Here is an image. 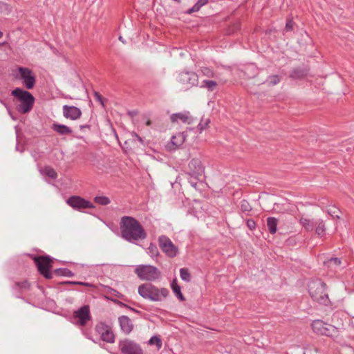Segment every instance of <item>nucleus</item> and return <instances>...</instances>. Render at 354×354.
Segmentation results:
<instances>
[{
    "label": "nucleus",
    "mask_w": 354,
    "mask_h": 354,
    "mask_svg": "<svg viewBox=\"0 0 354 354\" xmlns=\"http://www.w3.org/2000/svg\"><path fill=\"white\" fill-rule=\"evenodd\" d=\"M120 230L121 237L131 243L147 238V233L142 225L132 216H124L121 218Z\"/></svg>",
    "instance_id": "obj_1"
},
{
    "label": "nucleus",
    "mask_w": 354,
    "mask_h": 354,
    "mask_svg": "<svg viewBox=\"0 0 354 354\" xmlns=\"http://www.w3.org/2000/svg\"><path fill=\"white\" fill-rule=\"evenodd\" d=\"M11 95L19 102L17 109L20 113H28L32 109L35 97L29 91L16 88L12 91Z\"/></svg>",
    "instance_id": "obj_2"
},
{
    "label": "nucleus",
    "mask_w": 354,
    "mask_h": 354,
    "mask_svg": "<svg viewBox=\"0 0 354 354\" xmlns=\"http://www.w3.org/2000/svg\"><path fill=\"white\" fill-rule=\"evenodd\" d=\"M138 291L142 298L152 301H160L169 295V290L167 288L159 289L151 283L140 285Z\"/></svg>",
    "instance_id": "obj_3"
},
{
    "label": "nucleus",
    "mask_w": 354,
    "mask_h": 354,
    "mask_svg": "<svg viewBox=\"0 0 354 354\" xmlns=\"http://www.w3.org/2000/svg\"><path fill=\"white\" fill-rule=\"evenodd\" d=\"M308 292L314 301L327 305L329 302L328 294L326 292V284L320 279H313L308 283Z\"/></svg>",
    "instance_id": "obj_4"
},
{
    "label": "nucleus",
    "mask_w": 354,
    "mask_h": 354,
    "mask_svg": "<svg viewBox=\"0 0 354 354\" xmlns=\"http://www.w3.org/2000/svg\"><path fill=\"white\" fill-rule=\"evenodd\" d=\"M135 273L139 279L143 281H154L161 277L160 271L151 265H138L135 269Z\"/></svg>",
    "instance_id": "obj_5"
},
{
    "label": "nucleus",
    "mask_w": 354,
    "mask_h": 354,
    "mask_svg": "<svg viewBox=\"0 0 354 354\" xmlns=\"http://www.w3.org/2000/svg\"><path fill=\"white\" fill-rule=\"evenodd\" d=\"M33 261L41 274L47 279L53 278V274L50 271L53 261L52 258L49 256H37L33 257Z\"/></svg>",
    "instance_id": "obj_6"
},
{
    "label": "nucleus",
    "mask_w": 354,
    "mask_h": 354,
    "mask_svg": "<svg viewBox=\"0 0 354 354\" xmlns=\"http://www.w3.org/2000/svg\"><path fill=\"white\" fill-rule=\"evenodd\" d=\"M158 245L163 253L169 258H174L178 253V248L171 239L165 235H161L158 239Z\"/></svg>",
    "instance_id": "obj_7"
},
{
    "label": "nucleus",
    "mask_w": 354,
    "mask_h": 354,
    "mask_svg": "<svg viewBox=\"0 0 354 354\" xmlns=\"http://www.w3.org/2000/svg\"><path fill=\"white\" fill-rule=\"evenodd\" d=\"M311 326L313 330L319 335L335 336L337 333V328L319 319L313 321Z\"/></svg>",
    "instance_id": "obj_8"
},
{
    "label": "nucleus",
    "mask_w": 354,
    "mask_h": 354,
    "mask_svg": "<svg viewBox=\"0 0 354 354\" xmlns=\"http://www.w3.org/2000/svg\"><path fill=\"white\" fill-rule=\"evenodd\" d=\"M119 348L122 354H143L140 345L136 342L125 339L120 341Z\"/></svg>",
    "instance_id": "obj_9"
},
{
    "label": "nucleus",
    "mask_w": 354,
    "mask_h": 354,
    "mask_svg": "<svg viewBox=\"0 0 354 354\" xmlns=\"http://www.w3.org/2000/svg\"><path fill=\"white\" fill-rule=\"evenodd\" d=\"M19 78L22 80L24 86L27 89H32L36 83V77L32 70L26 67H18Z\"/></svg>",
    "instance_id": "obj_10"
},
{
    "label": "nucleus",
    "mask_w": 354,
    "mask_h": 354,
    "mask_svg": "<svg viewBox=\"0 0 354 354\" xmlns=\"http://www.w3.org/2000/svg\"><path fill=\"white\" fill-rule=\"evenodd\" d=\"M73 319L76 324L81 326H86L87 322L91 319L89 306L85 305L75 311Z\"/></svg>",
    "instance_id": "obj_11"
},
{
    "label": "nucleus",
    "mask_w": 354,
    "mask_h": 354,
    "mask_svg": "<svg viewBox=\"0 0 354 354\" xmlns=\"http://www.w3.org/2000/svg\"><path fill=\"white\" fill-rule=\"evenodd\" d=\"M178 82L185 88H189L198 84V75L194 72L180 73L177 77Z\"/></svg>",
    "instance_id": "obj_12"
},
{
    "label": "nucleus",
    "mask_w": 354,
    "mask_h": 354,
    "mask_svg": "<svg viewBox=\"0 0 354 354\" xmlns=\"http://www.w3.org/2000/svg\"><path fill=\"white\" fill-rule=\"evenodd\" d=\"M95 330L100 336L102 340L108 343H113L115 342V335L110 326L104 324L99 323L95 326Z\"/></svg>",
    "instance_id": "obj_13"
},
{
    "label": "nucleus",
    "mask_w": 354,
    "mask_h": 354,
    "mask_svg": "<svg viewBox=\"0 0 354 354\" xmlns=\"http://www.w3.org/2000/svg\"><path fill=\"white\" fill-rule=\"evenodd\" d=\"M66 203L74 209L78 211H81L83 209L95 207L91 202L77 196H73L68 198Z\"/></svg>",
    "instance_id": "obj_14"
},
{
    "label": "nucleus",
    "mask_w": 354,
    "mask_h": 354,
    "mask_svg": "<svg viewBox=\"0 0 354 354\" xmlns=\"http://www.w3.org/2000/svg\"><path fill=\"white\" fill-rule=\"evenodd\" d=\"M189 172L187 173L192 178L198 179L204 173V167L201 161L198 158H193L188 165Z\"/></svg>",
    "instance_id": "obj_15"
},
{
    "label": "nucleus",
    "mask_w": 354,
    "mask_h": 354,
    "mask_svg": "<svg viewBox=\"0 0 354 354\" xmlns=\"http://www.w3.org/2000/svg\"><path fill=\"white\" fill-rule=\"evenodd\" d=\"M63 115L67 119L76 120L81 117L82 111L79 108L76 106L64 105Z\"/></svg>",
    "instance_id": "obj_16"
},
{
    "label": "nucleus",
    "mask_w": 354,
    "mask_h": 354,
    "mask_svg": "<svg viewBox=\"0 0 354 354\" xmlns=\"http://www.w3.org/2000/svg\"><path fill=\"white\" fill-rule=\"evenodd\" d=\"M170 120L173 123L181 122L183 123L190 124L194 122V118L192 117L189 111L173 113L170 116Z\"/></svg>",
    "instance_id": "obj_17"
},
{
    "label": "nucleus",
    "mask_w": 354,
    "mask_h": 354,
    "mask_svg": "<svg viewBox=\"0 0 354 354\" xmlns=\"http://www.w3.org/2000/svg\"><path fill=\"white\" fill-rule=\"evenodd\" d=\"M118 321L123 333L127 335L132 331L133 325L129 317L125 315L121 316L118 318Z\"/></svg>",
    "instance_id": "obj_18"
},
{
    "label": "nucleus",
    "mask_w": 354,
    "mask_h": 354,
    "mask_svg": "<svg viewBox=\"0 0 354 354\" xmlns=\"http://www.w3.org/2000/svg\"><path fill=\"white\" fill-rule=\"evenodd\" d=\"M186 139V134L185 132H180L173 136L171 138V144L176 147L181 146Z\"/></svg>",
    "instance_id": "obj_19"
},
{
    "label": "nucleus",
    "mask_w": 354,
    "mask_h": 354,
    "mask_svg": "<svg viewBox=\"0 0 354 354\" xmlns=\"http://www.w3.org/2000/svg\"><path fill=\"white\" fill-rule=\"evenodd\" d=\"M52 129L60 135H68L72 133V130L68 127L57 123L53 124Z\"/></svg>",
    "instance_id": "obj_20"
},
{
    "label": "nucleus",
    "mask_w": 354,
    "mask_h": 354,
    "mask_svg": "<svg viewBox=\"0 0 354 354\" xmlns=\"http://www.w3.org/2000/svg\"><path fill=\"white\" fill-rule=\"evenodd\" d=\"M315 233L319 236H323L325 234V223L322 219L315 220Z\"/></svg>",
    "instance_id": "obj_21"
},
{
    "label": "nucleus",
    "mask_w": 354,
    "mask_h": 354,
    "mask_svg": "<svg viewBox=\"0 0 354 354\" xmlns=\"http://www.w3.org/2000/svg\"><path fill=\"white\" fill-rule=\"evenodd\" d=\"M244 73L247 77L253 78L258 73V68L254 64H248V66H245Z\"/></svg>",
    "instance_id": "obj_22"
},
{
    "label": "nucleus",
    "mask_w": 354,
    "mask_h": 354,
    "mask_svg": "<svg viewBox=\"0 0 354 354\" xmlns=\"http://www.w3.org/2000/svg\"><path fill=\"white\" fill-rule=\"evenodd\" d=\"M278 220L274 217H268L267 218V225L269 232L274 234L277 232Z\"/></svg>",
    "instance_id": "obj_23"
},
{
    "label": "nucleus",
    "mask_w": 354,
    "mask_h": 354,
    "mask_svg": "<svg viewBox=\"0 0 354 354\" xmlns=\"http://www.w3.org/2000/svg\"><path fill=\"white\" fill-rule=\"evenodd\" d=\"M300 224L307 230L313 231L315 227V221L301 217L299 220Z\"/></svg>",
    "instance_id": "obj_24"
},
{
    "label": "nucleus",
    "mask_w": 354,
    "mask_h": 354,
    "mask_svg": "<svg viewBox=\"0 0 354 354\" xmlns=\"http://www.w3.org/2000/svg\"><path fill=\"white\" fill-rule=\"evenodd\" d=\"M171 288L176 295V296L180 300V301H185V299L183 296V295L181 292V288L177 284L176 279H174L171 283Z\"/></svg>",
    "instance_id": "obj_25"
},
{
    "label": "nucleus",
    "mask_w": 354,
    "mask_h": 354,
    "mask_svg": "<svg viewBox=\"0 0 354 354\" xmlns=\"http://www.w3.org/2000/svg\"><path fill=\"white\" fill-rule=\"evenodd\" d=\"M40 172L41 174L46 175L52 179H56L57 177L55 170L50 166L45 167Z\"/></svg>",
    "instance_id": "obj_26"
},
{
    "label": "nucleus",
    "mask_w": 354,
    "mask_h": 354,
    "mask_svg": "<svg viewBox=\"0 0 354 354\" xmlns=\"http://www.w3.org/2000/svg\"><path fill=\"white\" fill-rule=\"evenodd\" d=\"M207 2V0H198V1L187 11V13L191 14L192 12H198L200 10V8L202 6L206 5Z\"/></svg>",
    "instance_id": "obj_27"
},
{
    "label": "nucleus",
    "mask_w": 354,
    "mask_h": 354,
    "mask_svg": "<svg viewBox=\"0 0 354 354\" xmlns=\"http://www.w3.org/2000/svg\"><path fill=\"white\" fill-rule=\"evenodd\" d=\"M55 274L58 276H64L71 277L74 276V273L68 268H57L54 271Z\"/></svg>",
    "instance_id": "obj_28"
},
{
    "label": "nucleus",
    "mask_w": 354,
    "mask_h": 354,
    "mask_svg": "<svg viewBox=\"0 0 354 354\" xmlns=\"http://www.w3.org/2000/svg\"><path fill=\"white\" fill-rule=\"evenodd\" d=\"M306 74L307 71L306 70L301 68H295L292 71L290 77L294 79H301L306 76Z\"/></svg>",
    "instance_id": "obj_29"
},
{
    "label": "nucleus",
    "mask_w": 354,
    "mask_h": 354,
    "mask_svg": "<svg viewBox=\"0 0 354 354\" xmlns=\"http://www.w3.org/2000/svg\"><path fill=\"white\" fill-rule=\"evenodd\" d=\"M217 86V83L213 80H203L202 82V84L201 86V88H207L209 91H213L216 86Z\"/></svg>",
    "instance_id": "obj_30"
},
{
    "label": "nucleus",
    "mask_w": 354,
    "mask_h": 354,
    "mask_svg": "<svg viewBox=\"0 0 354 354\" xmlns=\"http://www.w3.org/2000/svg\"><path fill=\"white\" fill-rule=\"evenodd\" d=\"M94 201L101 205H107L111 203L110 199L104 196H95Z\"/></svg>",
    "instance_id": "obj_31"
},
{
    "label": "nucleus",
    "mask_w": 354,
    "mask_h": 354,
    "mask_svg": "<svg viewBox=\"0 0 354 354\" xmlns=\"http://www.w3.org/2000/svg\"><path fill=\"white\" fill-rule=\"evenodd\" d=\"M147 253L151 257H156L159 255L158 249L154 243H150L149 246L147 248Z\"/></svg>",
    "instance_id": "obj_32"
},
{
    "label": "nucleus",
    "mask_w": 354,
    "mask_h": 354,
    "mask_svg": "<svg viewBox=\"0 0 354 354\" xmlns=\"http://www.w3.org/2000/svg\"><path fill=\"white\" fill-rule=\"evenodd\" d=\"M180 276L182 280L186 282H189L191 281V275L187 268L180 269Z\"/></svg>",
    "instance_id": "obj_33"
},
{
    "label": "nucleus",
    "mask_w": 354,
    "mask_h": 354,
    "mask_svg": "<svg viewBox=\"0 0 354 354\" xmlns=\"http://www.w3.org/2000/svg\"><path fill=\"white\" fill-rule=\"evenodd\" d=\"M148 344L149 345L155 344L157 346L158 349H160L162 347V341L160 337L158 336H152L149 340L148 341Z\"/></svg>",
    "instance_id": "obj_34"
},
{
    "label": "nucleus",
    "mask_w": 354,
    "mask_h": 354,
    "mask_svg": "<svg viewBox=\"0 0 354 354\" xmlns=\"http://www.w3.org/2000/svg\"><path fill=\"white\" fill-rule=\"evenodd\" d=\"M209 122L210 120L209 118H203L197 127L199 133H201L204 129H205L208 127Z\"/></svg>",
    "instance_id": "obj_35"
},
{
    "label": "nucleus",
    "mask_w": 354,
    "mask_h": 354,
    "mask_svg": "<svg viewBox=\"0 0 354 354\" xmlns=\"http://www.w3.org/2000/svg\"><path fill=\"white\" fill-rule=\"evenodd\" d=\"M339 212V210L333 206H330L327 209L328 214L333 218H339V216L338 215Z\"/></svg>",
    "instance_id": "obj_36"
},
{
    "label": "nucleus",
    "mask_w": 354,
    "mask_h": 354,
    "mask_svg": "<svg viewBox=\"0 0 354 354\" xmlns=\"http://www.w3.org/2000/svg\"><path fill=\"white\" fill-rule=\"evenodd\" d=\"M280 82V78L278 75H271L268 77V84L270 86L277 84Z\"/></svg>",
    "instance_id": "obj_37"
},
{
    "label": "nucleus",
    "mask_w": 354,
    "mask_h": 354,
    "mask_svg": "<svg viewBox=\"0 0 354 354\" xmlns=\"http://www.w3.org/2000/svg\"><path fill=\"white\" fill-rule=\"evenodd\" d=\"M241 209L243 212H248L252 209V207L247 201L243 200L241 202Z\"/></svg>",
    "instance_id": "obj_38"
},
{
    "label": "nucleus",
    "mask_w": 354,
    "mask_h": 354,
    "mask_svg": "<svg viewBox=\"0 0 354 354\" xmlns=\"http://www.w3.org/2000/svg\"><path fill=\"white\" fill-rule=\"evenodd\" d=\"M16 286L21 290H29L30 283L28 281H23L16 283Z\"/></svg>",
    "instance_id": "obj_39"
},
{
    "label": "nucleus",
    "mask_w": 354,
    "mask_h": 354,
    "mask_svg": "<svg viewBox=\"0 0 354 354\" xmlns=\"http://www.w3.org/2000/svg\"><path fill=\"white\" fill-rule=\"evenodd\" d=\"M328 263L329 264V266H338L341 264V260L339 258H337V257H335V258H330L328 261Z\"/></svg>",
    "instance_id": "obj_40"
},
{
    "label": "nucleus",
    "mask_w": 354,
    "mask_h": 354,
    "mask_svg": "<svg viewBox=\"0 0 354 354\" xmlns=\"http://www.w3.org/2000/svg\"><path fill=\"white\" fill-rule=\"evenodd\" d=\"M203 74L208 77H212L214 76V72L212 70L207 67H204L201 69Z\"/></svg>",
    "instance_id": "obj_41"
},
{
    "label": "nucleus",
    "mask_w": 354,
    "mask_h": 354,
    "mask_svg": "<svg viewBox=\"0 0 354 354\" xmlns=\"http://www.w3.org/2000/svg\"><path fill=\"white\" fill-rule=\"evenodd\" d=\"M94 97H95V99L97 101H98L102 106H104V99H103L102 96L98 92H96V91L94 92Z\"/></svg>",
    "instance_id": "obj_42"
},
{
    "label": "nucleus",
    "mask_w": 354,
    "mask_h": 354,
    "mask_svg": "<svg viewBox=\"0 0 354 354\" xmlns=\"http://www.w3.org/2000/svg\"><path fill=\"white\" fill-rule=\"evenodd\" d=\"M247 225L250 230H253L256 227V223L254 220L252 219H248L247 221Z\"/></svg>",
    "instance_id": "obj_43"
},
{
    "label": "nucleus",
    "mask_w": 354,
    "mask_h": 354,
    "mask_svg": "<svg viewBox=\"0 0 354 354\" xmlns=\"http://www.w3.org/2000/svg\"><path fill=\"white\" fill-rule=\"evenodd\" d=\"M293 29V21L292 20H289L286 22V30L287 31H290Z\"/></svg>",
    "instance_id": "obj_44"
},
{
    "label": "nucleus",
    "mask_w": 354,
    "mask_h": 354,
    "mask_svg": "<svg viewBox=\"0 0 354 354\" xmlns=\"http://www.w3.org/2000/svg\"><path fill=\"white\" fill-rule=\"evenodd\" d=\"M68 283H71V284H77V285H82V286H87V287H89L91 286V284L89 283H86V282H81V281H69L68 282Z\"/></svg>",
    "instance_id": "obj_45"
},
{
    "label": "nucleus",
    "mask_w": 354,
    "mask_h": 354,
    "mask_svg": "<svg viewBox=\"0 0 354 354\" xmlns=\"http://www.w3.org/2000/svg\"><path fill=\"white\" fill-rule=\"evenodd\" d=\"M109 292L112 295L116 296L118 297H120L122 296L121 294L119 292H118L117 290H115L114 289H111Z\"/></svg>",
    "instance_id": "obj_46"
},
{
    "label": "nucleus",
    "mask_w": 354,
    "mask_h": 354,
    "mask_svg": "<svg viewBox=\"0 0 354 354\" xmlns=\"http://www.w3.org/2000/svg\"><path fill=\"white\" fill-rule=\"evenodd\" d=\"M189 182L190 185H191L193 187H194V188H196V187L197 182H196V181H193V180H189Z\"/></svg>",
    "instance_id": "obj_47"
},
{
    "label": "nucleus",
    "mask_w": 354,
    "mask_h": 354,
    "mask_svg": "<svg viewBox=\"0 0 354 354\" xmlns=\"http://www.w3.org/2000/svg\"><path fill=\"white\" fill-rule=\"evenodd\" d=\"M0 103L2 104L5 107L8 108L7 104L0 98Z\"/></svg>",
    "instance_id": "obj_48"
},
{
    "label": "nucleus",
    "mask_w": 354,
    "mask_h": 354,
    "mask_svg": "<svg viewBox=\"0 0 354 354\" xmlns=\"http://www.w3.org/2000/svg\"><path fill=\"white\" fill-rule=\"evenodd\" d=\"M118 39L122 41L123 44H125L126 41L124 40L123 37L122 36H120Z\"/></svg>",
    "instance_id": "obj_49"
},
{
    "label": "nucleus",
    "mask_w": 354,
    "mask_h": 354,
    "mask_svg": "<svg viewBox=\"0 0 354 354\" xmlns=\"http://www.w3.org/2000/svg\"><path fill=\"white\" fill-rule=\"evenodd\" d=\"M135 136L140 142H142V139L138 135L136 134Z\"/></svg>",
    "instance_id": "obj_50"
},
{
    "label": "nucleus",
    "mask_w": 354,
    "mask_h": 354,
    "mask_svg": "<svg viewBox=\"0 0 354 354\" xmlns=\"http://www.w3.org/2000/svg\"><path fill=\"white\" fill-rule=\"evenodd\" d=\"M89 127V125H81L80 126V129H82L84 128H88Z\"/></svg>",
    "instance_id": "obj_51"
},
{
    "label": "nucleus",
    "mask_w": 354,
    "mask_h": 354,
    "mask_svg": "<svg viewBox=\"0 0 354 354\" xmlns=\"http://www.w3.org/2000/svg\"><path fill=\"white\" fill-rule=\"evenodd\" d=\"M3 36V32L0 31V38H1Z\"/></svg>",
    "instance_id": "obj_52"
},
{
    "label": "nucleus",
    "mask_w": 354,
    "mask_h": 354,
    "mask_svg": "<svg viewBox=\"0 0 354 354\" xmlns=\"http://www.w3.org/2000/svg\"><path fill=\"white\" fill-rule=\"evenodd\" d=\"M118 304H119L120 305H124V306H125V305H124V304H122V302H119Z\"/></svg>",
    "instance_id": "obj_53"
},
{
    "label": "nucleus",
    "mask_w": 354,
    "mask_h": 354,
    "mask_svg": "<svg viewBox=\"0 0 354 354\" xmlns=\"http://www.w3.org/2000/svg\"><path fill=\"white\" fill-rule=\"evenodd\" d=\"M131 309L132 310H133V311H136V310H135L134 308H131Z\"/></svg>",
    "instance_id": "obj_54"
}]
</instances>
